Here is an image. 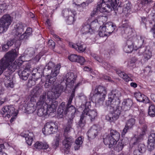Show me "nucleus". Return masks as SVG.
I'll use <instances>...</instances> for the list:
<instances>
[{
	"label": "nucleus",
	"mask_w": 155,
	"mask_h": 155,
	"mask_svg": "<svg viewBox=\"0 0 155 155\" xmlns=\"http://www.w3.org/2000/svg\"><path fill=\"white\" fill-rule=\"evenodd\" d=\"M60 66L58 64L55 65L53 62H49L45 66L43 71L41 70V72L46 74L49 79L48 81L45 83L44 86L45 88L51 90L57 79L56 76L59 73Z\"/></svg>",
	"instance_id": "f257e3e1"
},
{
	"label": "nucleus",
	"mask_w": 155,
	"mask_h": 155,
	"mask_svg": "<svg viewBox=\"0 0 155 155\" xmlns=\"http://www.w3.org/2000/svg\"><path fill=\"white\" fill-rule=\"evenodd\" d=\"M107 94L106 88L99 85L92 89L91 93V98L96 104L101 105L103 104Z\"/></svg>",
	"instance_id": "f03ea898"
},
{
	"label": "nucleus",
	"mask_w": 155,
	"mask_h": 155,
	"mask_svg": "<svg viewBox=\"0 0 155 155\" xmlns=\"http://www.w3.org/2000/svg\"><path fill=\"white\" fill-rule=\"evenodd\" d=\"M110 134L104 138V142L106 145H108L110 148L115 144L120 137V134L116 130L110 129Z\"/></svg>",
	"instance_id": "7ed1b4c3"
},
{
	"label": "nucleus",
	"mask_w": 155,
	"mask_h": 155,
	"mask_svg": "<svg viewBox=\"0 0 155 155\" xmlns=\"http://www.w3.org/2000/svg\"><path fill=\"white\" fill-rule=\"evenodd\" d=\"M121 95V93L119 91L113 90L108 94V100L106 101V105L107 106L110 105L114 108L117 106L120 102L119 98Z\"/></svg>",
	"instance_id": "20e7f679"
},
{
	"label": "nucleus",
	"mask_w": 155,
	"mask_h": 155,
	"mask_svg": "<svg viewBox=\"0 0 155 155\" xmlns=\"http://www.w3.org/2000/svg\"><path fill=\"white\" fill-rule=\"evenodd\" d=\"M16 56L17 53L15 49L9 51L0 60V67L5 70L10 62L13 61Z\"/></svg>",
	"instance_id": "39448f33"
},
{
	"label": "nucleus",
	"mask_w": 155,
	"mask_h": 155,
	"mask_svg": "<svg viewBox=\"0 0 155 155\" xmlns=\"http://www.w3.org/2000/svg\"><path fill=\"white\" fill-rule=\"evenodd\" d=\"M1 113L3 117L9 118L12 116L10 122L12 123L16 119L18 112L15 111V108L13 105H6L2 108Z\"/></svg>",
	"instance_id": "423d86ee"
},
{
	"label": "nucleus",
	"mask_w": 155,
	"mask_h": 155,
	"mask_svg": "<svg viewBox=\"0 0 155 155\" xmlns=\"http://www.w3.org/2000/svg\"><path fill=\"white\" fill-rule=\"evenodd\" d=\"M12 20L9 14L5 15L0 18V34H3L7 31Z\"/></svg>",
	"instance_id": "0eeeda50"
},
{
	"label": "nucleus",
	"mask_w": 155,
	"mask_h": 155,
	"mask_svg": "<svg viewBox=\"0 0 155 155\" xmlns=\"http://www.w3.org/2000/svg\"><path fill=\"white\" fill-rule=\"evenodd\" d=\"M65 90V88L61 84H57L55 83L51 91H48L47 93V98L57 99L61 93Z\"/></svg>",
	"instance_id": "6e6552de"
},
{
	"label": "nucleus",
	"mask_w": 155,
	"mask_h": 155,
	"mask_svg": "<svg viewBox=\"0 0 155 155\" xmlns=\"http://www.w3.org/2000/svg\"><path fill=\"white\" fill-rule=\"evenodd\" d=\"M46 93H43L41 96L39 101L37 103V113L39 117L45 116L48 114L46 109L44 108V102L46 98Z\"/></svg>",
	"instance_id": "1a4fd4ad"
},
{
	"label": "nucleus",
	"mask_w": 155,
	"mask_h": 155,
	"mask_svg": "<svg viewBox=\"0 0 155 155\" xmlns=\"http://www.w3.org/2000/svg\"><path fill=\"white\" fill-rule=\"evenodd\" d=\"M44 108L46 109L48 114L53 113L56 111L58 106V102L55 99H47L44 102Z\"/></svg>",
	"instance_id": "9d476101"
},
{
	"label": "nucleus",
	"mask_w": 155,
	"mask_h": 155,
	"mask_svg": "<svg viewBox=\"0 0 155 155\" xmlns=\"http://www.w3.org/2000/svg\"><path fill=\"white\" fill-rule=\"evenodd\" d=\"M63 16L67 18V22L69 25L71 24L75 21L74 17L77 15L76 11L71 8L65 9L62 11Z\"/></svg>",
	"instance_id": "9b49d317"
},
{
	"label": "nucleus",
	"mask_w": 155,
	"mask_h": 155,
	"mask_svg": "<svg viewBox=\"0 0 155 155\" xmlns=\"http://www.w3.org/2000/svg\"><path fill=\"white\" fill-rule=\"evenodd\" d=\"M118 1V0H102L101 2L98 3L97 7L98 10L101 13L108 12V10L106 8V3L110 2L111 6H117Z\"/></svg>",
	"instance_id": "f8f14e48"
},
{
	"label": "nucleus",
	"mask_w": 155,
	"mask_h": 155,
	"mask_svg": "<svg viewBox=\"0 0 155 155\" xmlns=\"http://www.w3.org/2000/svg\"><path fill=\"white\" fill-rule=\"evenodd\" d=\"M22 62H20L19 60H16L14 62L9 64L7 68V70L4 73V75L7 77H9L10 75L18 68L19 70L22 66Z\"/></svg>",
	"instance_id": "ddd939ff"
},
{
	"label": "nucleus",
	"mask_w": 155,
	"mask_h": 155,
	"mask_svg": "<svg viewBox=\"0 0 155 155\" xmlns=\"http://www.w3.org/2000/svg\"><path fill=\"white\" fill-rule=\"evenodd\" d=\"M121 107L118 106L114 109L113 112L106 116V119L110 122L116 120L119 117L121 112Z\"/></svg>",
	"instance_id": "4468645a"
},
{
	"label": "nucleus",
	"mask_w": 155,
	"mask_h": 155,
	"mask_svg": "<svg viewBox=\"0 0 155 155\" xmlns=\"http://www.w3.org/2000/svg\"><path fill=\"white\" fill-rule=\"evenodd\" d=\"M58 127L55 123L53 122L47 123L42 129V131L45 135H48L53 134L55 131Z\"/></svg>",
	"instance_id": "2eb2a0df"
},
{
	"label": "nucleus",
	"mask_w": 155,
	"mask_h": 155,
	"mask_svg": "<svg viewBox=\"0 0 155 155\" xmlns=\"http://www.w3.org/2000/svg\"><path fill=\"white\" fill-rule=\"evenodd\" d=\"M82 113L84 114V116H88L91 122L95 120L97 116V111L95 109L91 110L89 109L86 108L84 109Z\"/></svg>",
	"instance_id": "dca6fc26"
},
{
	"label": "nucleus",
	"mask_w": 155,
	"mask_h": 155,
	"mask_svg": "<svg viewBox=\"0 0 155 155\" xmlns=\"http://www.w3.org/2000/svg\"><path fill=\"white\" fill-rule=\"evenodd\" d=\"M138 53L139 55L143 54L144 55V58L146 60H148L152 56L151 52L147 49L146 47H141L138 48Z\"/></svg>",
	"instance_id": "f3484780"
},
{
	"label": "nucleus",
	"mask_w": 155,
	"mask_h": 155,
	"mask_svg": "<svg viewBox=\"0 0 155 155\" xmlns=\"http://www.w3.org/2000/svg\"><path fill=\"white\" fill-rule=\"evenodd\" d=\"M135 120L134 118H131L127 120L126 122V124L122 132V136L124 135L128 130L132 129L135 124Z\"/></svg>",
	"instance_id": "a211bd4d"
},
{
	"label": "nucleus",
	"mask_w": 155,
	"mask_h": 155,
	"mask_svg": "<svg viewBox=\"0 0 155 155\" xmlns=\"http://www.w3.org/2000/svg\"><path fill=\"white\" fill-rule=\"evenodd\" d=\"M147 147L149 151L153 150L155 147V132L150 135L147 142Z\"/></svg>",
	"instance_id": "6ab92c4d"
},
{
	"label": "nucleus",
	"mask_w": 155,
	"mask_h": 155,
	"mask_svg": "<svg viewBox=\"0 0 155 155\" xmlns=\"http://www.w3.org/2000/svg\"><path fill=\"white\" fill-rule=\"evenodd\" d=\"M65 139L63 141V144L65 148L67 149L68 151H65V152L67 153L69 152L71 145L74 141V139L71 136L67 137L66 135H64Z\"/></svg>",
	"instance_id": "aec40b11"
},
{
	"label": "nucleus",
	"mask_w": 155,
	"mask_h": 155,
	"mask_svg": "<svg viewBox=\"0 0 155 155\" xmlns=\"http://www.w3.org/2000/svg\"><path fill=\"white\" fill-rule=\"evenodd\" d=\"M144 41V38L142 36H138L135 38V41L133 43L134 46V50H137L142 46Z\"/></svg>",
	"instance_id": "412c9836"
},
{
	"label": "nucleus",
	"mask_w": 155,
	"mask_h": 155,
	"mask_svg": "<svg viewBox=\"0 0 155 155\" xmlns=\"http://www.w3.org/2000/svg\"><path fill=\"white\" fill-rule=\"evenodd\" d=\"M24 26L23 24L21 23H19L15 25L14 29L15 31V36L17 37V38L19 40L20 36L21 35L22 32L24 30Z\"/></svg>",
	"instance_id": "4be33fe9"
},
{
	"label": "nucleus",
	"mask_w": 155,
	"mask_h": 155,
	"mask_svg": "<svg viewBox=\"0 0 155 155\" xmlns=\"http://www.w3.org/2000/svg\"><path fill=\"white\" fill-rule=\"evenodd\" d=\"M134 95L137 101L144 103H148L149 102L148 97L140 92H135Z\"/></svg>",
	"instance_id": "5701e85b"
},
{
	"label": "nucleus",
	"mask_w": 155,
	"mask_h": 155,
	"mask_svg": "<svg viewBox=\"0 0 155 155\" xmlns=\"http://www.w3.org/2000/svg\"><path fill=\"white\" fill-rule=\"evenodd\" d=\"M76 78V76L74 75L73 73L69 72L66 74L64 80H65L68 84H70V85L72 86L75 81Z\"/></svg>",
	"instance_id": "b1692460"
},
{
	"label": "nucleus",
	"mask_w": 155,
	"mask_h": 155,
	"mask_svg": "<svg viewBox=\"0 0 155 155\" xmlns=\"http://www.w3.org/2000/svg\"><path fill=\"white\" fill-rule=\"evenodd\" d=\"M128 142V140L126 138H124L120 140L117 144L114 146V150L118 152L122 150L124 146Z\"/></svg>",
	"instance_id": "393cba45"
},
{
	"label": "nucleus",
	"mask_w": 155,
	"mask_h": 155,
	"mask_svg": "<svg viewBox=\"0 0 155 155\" xmlns=\"http://www.w3.org/2000/svg\"><path fill=\"white\" fill-rule=\"evenodd\" d=\"M69 46L75 49L79 52L84 51L86 49V46L82 43H78L76 44L72 43H69Z\"/></svg>",
	"instance_id": "a878e982"
},
{
	"label": "nucleus",
	"mask_w": 155,
	"mask_h": 155,
	"mask_svg": "<svg viewBox=\"0 0 155 155\" xmlns=\"http://www.w3.org/2000/svg\"><path fill=\"white\" fill-rule=\"evenodd\" d=\"M146 150L145 146L143 143L138 144L137 149L134 150L133 153L134 155H142L145 152Z\"/></svg>",
	"instance_id": "bb28decb"
},
{
	"label": "nucleus",
	"mask_w": 155,
	"mask_h": 155,
	"mask_svg": "<svg viewBox=\"0 0 155 155\" xmlns=\"http://www.w3.org/2000/svg\"><path fill=\"white\" fill-rule=\"evenodd\" d=\"M88 136L91 139L94 138L98 134L97 127L96 125L91 127L87 132Z\"/></svg>",
	"instance_id": "cd10ccee"
},
{
	"label": "nucleus",
	"mask_w": 155,
	"mask_h": 155,
	"mask_svg": "<svg viewBox=\"0 0 155 155\" xmlns=\"http://www.w3.org/2000/svg\"><path fill=\"white\" fill-rule=\"evenodd\" d=\"M103 27L106 30V31L110 35L113 32L116 27L115 25L111 22H107L106 23Z\"/></svg>",
	"instance_id": "c85d7f7f"
},
{
	"label": "nucleus",
	"mask_w": 155,
	"mask_h": 155,
	"mask_svg": "<svg viewBox=\"0 0 155 155\" xmlns=\"http://www.w3.org/2000/svg\"><path fill=\"white\" fill-rule=\"evenodd\" d=\"M126 44L124 48V50L125 52L127 53H130L133 50H134V46L133 45V43L130 40L127 41Z\"/></svg>",
	"instance_id": "c756f323"
},
{
	"label": "nucleus",
	"mask_w": 155,
	"mask_h": 155,
	"mask_svg": "<svg viewBox=\"0 0 155 155\" xmlns=\"http://www.w3.org/2000/svg\"><path fill=\"white\" fill-rule=\"evenodd\" d=\"M9 77H7L4 75L3 78L4 80V84L6 87L8 88H13L14 86V84L12 79L9 78Z\"/></svg>",
	"instance_id": "7c9ffc66"
},
{
	"label": "nucleus",
	"mask_w": 155,
	"mask_h": 155,
	"mask_svg": "<svg viewBox=\"0 0 155 155\" xmlns=\"http://www.w3.org/2000/svg\"><path fill=\"white\" fill-rule=\"evenodd\" d=\"M32 31V29L31 28H28L25 32L20 36L19 40H26L28 39L29 36L31 35Z\"/></svg>",
	"instance_id": "2f4dec72"
},
{
	"label": "nucleus",
	"mask_w": 155,
	"mask_h": 155,
	"mask_svg": "<svg viewBox=\"0 0 155 155\" xmlns=\"http://www.w3.org/2000/svg\"><path fill=\"white\" fill-rule=\"evenodd\" d=\"M30 73L25 71L23 70L22 66L18 71V74L20 78L24 80L27 79Z\"/></svg>",
	"instance_id": "473e14b6"
},
{
	"label": "nucleus",
	"mask_w": 155,
	"mask_h": 155,
	"mask_svg": "<svg viewBox=\"0 0 155 155\" xmlns=\"http://www.w3.org/2000/svg\"><path fill=\"white\" fill-rule=\"evenodd\" d=\"M34 147L38 149H46L48 148L49 146L47 143L46 142L42 143L37 141L34 144Z\"/></svg>",
	"instance_id": "72a5a7b5"
},
{
	"label": "nucleus",
	"mask_w": 155,
	"mask_h": 155,
	"mask_svg": "<svg viewBox=\"0 0 155 155\" xmlns=\"http://www.w3.org/2000/svg\"><path fill=\"white\" fill-rule=\"evenodd\" d=\"M121 26L123 28V30H124L125 33L128 35V36L131 35L132 34V28L127 23L123 22Z\"/></svg>",
	"instance_id": "f704fd0d"
},
{
	"label": "nucleus",
	"mask_w": 155,
	"mask_h": 155,
	"mask_svg": "<svg viewBox=\"0 0 155 155\" xmlns=\"http://www.w3.org/2000/svg\"><path fill=\"white\" fill-rule=\"evenodd\" d=\"M83 140L84 138L82 137H79L76 139L74 146L75 150L79 149L82 146Z\"/></svg>",
	"instance_id": "c9c22d12"
},
{
	"label": "nucleus",
	"mask_w": 155,
	"mask_h": 155,
	"mask_svg": "<svg viewBox=\"0 0 155 155\" xmlns=\"http://www.w3.org/2000/svg\"><path fill=\"white\" fill-rule=\"evenodd\" d=\"M117 73L120 77L123 78L126 82L132 81L131 78L129 77L128 75L123 71L120 70H118L117 71Z\"/></svg>",
	"instance_id": "e433bc0d"
},
{
	"label": "nucleus",
	"mask_w": 155,
	"mask_h": 155,
	"mask_svg": "<svg viewBox=\"0 0 155 155\" xmlns=\"http://www.w3.org/2000/svg\"><path fill=\"white\" fill-rule=\"evenodd\" d=\"M76 112V110L75 107L72 105H66L65 109L64 111V114H66L67 113L70 112L71 113V114L72 115H74Z\"/></svg>",
	"instance_id": "4c0bfd02"
},
{
	"label": "nucleus",
	"mask_w": 155,
	"mask_h": 155,
	"mask_svg": "<svg viewBox=\"0 0 155 155\" xmlns=\"http://www.w3.org/2000/svg\"><path fill=\"white\" fill-rule=\"evenodd\" d=\"M133 104V101L131 99L127 98L124 100L122 102V105L124 106L125 108L127 110L130 109Z\"/></svg>",
	"instance_id": "58836bf2"
},
{
	"label": "nucleus",
	"mask_w": 155,
	"mask_h": 155,
	"mask_svg": "<svg viewBox=\"0 0 155 155\" xmlns=\"http://www.w3.org/2000/svg\"><path fill=\"white\" fill-rule=\"evenodd\" d=\"M99 35L100 37H104L105 36H107L110 35L103 26L100 27L99 29Z\"/></svg>",
	"instance_id": "ea45409f"
},
{
	"label": "nucleus",
	"mask_w": 155,
	"mask_h": 155,
	"mask_svg": "<svg viewBox=\"0 0 155 155\" xmlns=\"http://www.w3.org/2000/svg\"><path fill=\"white\" fill-rule=\"evenodd\" d=\"M36 107L31 102L29 103L27 107V110L29 113H32L36 110Z\"/></svg>",
	"instance_id": "a19ab883"
},
{
	"label": "nucleus",
	"mask_w": 155,
	"mask_h": 155,
	"mask_svg": "<svg viewBox=\"0 0 155 155\" xmlns=\"http://www.w3.org/2000/svg\"><path fill=\"white\" fill-rule=\"evenodd\" d=\"M34 135L32 133H29L27 137L25 138L26 142L29 145H31L33 141Z\"/></svg>",
	"instance_id": "79ce46f5"
},
{
	"label": "nucleus",
	"mask_w": 155,
	"mask_h": 155,
	"mask_svg": "<svg viewBox=\"0 0 155 155\" xmlns=\"http://www.w3.org/2000/svg\"><path fill=\"white\" fill-rule=\"evenodd\" d=\"M90 26L89 24L83 25L82 28L81 29V31L83 32V34H86L87 33L90 32V30H91L90 28Z\"/></svg>",
	"instance_id": "37998d69"
},
{
	"label": "nucleus",
	"mask_w": 155,
	"mask_h": 155,
	"mask_svg": "<svg viewBox=\"0 0 155 155\" xmlns=\"http://www.w3.org/2000/svg\"><path fill=\"white\" fill-rule=\"evenodd\" d=\"M148 114L151 117L155 116V106L151 104L149 107Z\"/></svg>",
	"instance_id": "c03bdc74"
},
{
	"label": "nucleus",
	"mask_w": 155,
	"mask_h": 155,
	"mask_svg": "<svg viewBox=\"0 0 155 155\" xmlns=\"http://www.w3.org/2000/svg\"><path fill=\"white\" fill-rule=\"evenodd\" d=\"M35 73H33L31 78H30L28 80V83L33 86L35 84L36 81L40 78L35 77Z\"/></svg>",
	"instance_id": "a18cd8bd"
},
{
	"label": "nucleus",
	"mask_w": 155,
	"mask_h": 155,
	"mask_svg": "<svg viewBox=\"0 0 155 155\" xmlns=\"http://www.w3.org/2000/svg\"><path fill=\"white\" fill-rule=\"evenodd\" d=\"M85 117V116H84V114L82 113L79 122V125L81 127H83L85 125V122L84 118Z\"/></svg>",
	"instance_id": "49530a36"
},
{
	"label": "nucleus",
	"mask_w": 155,
	"mask_h": 155,
	"mask_svg": "<svg viewBox=\"0 0 155 155\" xmlns=\"http://www.w3.org/2000/svg\"><path fill=\"white\" fill-rule=\"evenodd\" d=\"M152 21L150 22V24H153V27L151 28V31L153 34V37L155 38V16L154 15L152 16Z\"/></svg>",
	"instance_id": "de8ad7c7"
},
{
	"label": "nucleus",
	"mask_w": 155,
	"mask_h": 155,
	"mask_svg": "<svg viewBox=\"0 0 155 155\" xmlns=\"http://www.w3.org/2000/svg\"><path fill=\"white\" fill-rule=\"evenodd\" d=\"M59 140V135L57 134L55 137V139L54 140V142L53 143V148L55 149L58 146Z\"/></svg>",
	"instance_id": "09e8293b"
},
{
	"label": "nucleus",
	"mask_w": 155,
	"mask_h": 155,
	"mask_svg": "<svg viewBox=\"0 0 155 155\" xmlns=\"http://www.w3.org/2000/svg\"><path fill=\"white\" fill-rule=\"evenodd\" d=\"M22 70L28 72L30 73L32 71V68H31L30 64L28 63L25 64L24 65L23 67L22 68Z\"/></svg>",
	"instance_id": "8fccbe9b"
},
{
	"label": "nucleus",
	"mask_w": 155,
	"mask_h": 155,
	"mask_svg": "<svg viewBox=\"0 0 155 155\" xmlns=\"http://www.w3.org/2000/svg\"><path fill=\"white\" fill-rule=\"evenodd\" d=\"M33 91L34 93L33 96L35 97L39 95L41 92V89L38 87L33 89Z\"/></svg>",
	"instance_id": "3c124183"
},
{
	"label": "nucleus",
	"mask_w": 155,
	"mask_h": 155,
	"mask_svg": "<svg viewBox=\"0 0 155 155\" xmlns=\"http://www.w3.org/2000/svg\"><path fill=\"white\" fill-rule=\"evenodd\" d=\"M78 56L76 54H72L68 56L69 59L71 62H76Z\"/></svg>",
	"instance_id": "603ef678"
},
{
	"label": "nucleus",
	"mask_w": 155,
	"mask_h": 155,
	"mask_svg": "<svg viewBox=\"0 0 155 155\" xmlns=\"http://www.w3.org/2000/svg\"><path fill=\"white\" fill-rule=\"evenodd\" d=\"M26 51L27 52V54L30 57L32 56L35 52V49L32 48H28Z\"/></svg>",
	"instance_id": "864d4df0"
},
{
	"label": "nucleus",
	"mask_w": 155,
	"mask_h": 155,
	"mask_svg": "<svg viewBox=\"0 0 155 155\" xmlns=\"http://www.w3.org/2000/svg\"><path fill=\"white\" fill-rule=\"evenodd\" d=\"M77 59V61L76 62L79 63L81 65L84 64V63L85 61V60L84 58L80 56H78Z\"/></svg>",
	"instance_id": "5fc2aeb1"
},
{
	"label": "nucleus",
	"mask_w": 155,
	"mask_h": 155,
	"mask_svg": "<svg viewBox=\"0 0 155 155\" xmlns=\"http://www.w3.org/2000/svg\"><path fill=\"white\" fill-rule=\"evenodd\" d=\"M74 96V90H73L72 92V93L69 97V99L68 100V103L67 105H68V106H69V105H71V104L72 102Z\"/></svg>",
	"instance_id": "6e6d98bb"
},
{
	"label": "nucleus",
	"mask_w": 155,
	"mask_h": 155,
	"mask_svg": "<svg viewBox=\"0 0 155 155\" xmlns=\"http://www.w3.org/2000/svg\"><path fill=\"white\" fill-rule=\"evenodd\" d=\"M74 96V90H73L72 92V93L69 97V99L68 100V103L67 105H68V106H69V105H71V104L72 102Z\"/></svg>",
	"instance_id": "4d7b16f0"
},
{
	"label": "nucleus",
	"mask_w": 155,
	"mask_h": 155,
	"mask_svg": "<svg viewBox=\"0 0 155 155\" xmlns=\"http://www.w3.org/2000/svg\"><path fill=\"white\" fill-rule=\"evenodd\" d=\"M131 5L130 3L128 2L123 6V10L124 11H127L131 8Z\"/></svg>",
	"instance_id": "13d9d810"
},
{
	"label": "nucleus",
	"mask_w": 155,
	"mask_h": 155,
	"mask_svg": "<svg viewBox=\"0 0 155 155\" xmlns=\"http://www.w3.org/2000/svg\"><path fill=\"white\" fill-rule=\"evenodd\" d=\"M15 40H16V41L15 42V45L16 48L17 50H18L19 48L21 45V42L20 40H21L18 39L17 38V37L15 36Z\"/></svg>",
	"instance_id": "bf43d9fd"
},
{
	"label": "nucleus",
	"mask_w": 155,
	"mask_h": 155,
	"mask_svg": "<svg viewBox=\"0 0 155 155\" xmlns=\"http://www.w3.org/2000/svg\"><path fill=\"white\" fill-rule=\"evenodd\" d=\"M102 65L105 69L109 70L112 67V66L106 62H104L102 63Z\"/></svg>",
	"instance_id": "052dcab7"
},
{
	"label": "nucleus",
	"mask_w": 155,
	"mask_h": 155,
	"mask_svg": "<svg viewBox=\"0 0 155 155\" xmlns=\"http://www.w3.org/2000/svg\"><path fill=\"white\" fill-rule=\"evenodd\" d=\"M55 42L52 40H49L48 42V45L51 48H53L55 46Z\"/></svg>",
	"instance_id": "680f3d73"
},
{
	"label": "nucleus",
	"mask_w": 155,
	"mask_h": 155,
	"mask_svg": "<svg viewBox=\"0 0 155 155\" xmlns=\"http://www.w3.org/2000/svg\"><path fill=\"white\" fill-rule=\"evenodd\" d=\"M71 129H72V127H71L67 125H66L65 127L64 128V135H66L68 133V132L70 131V130Z\"/></svg>",
	"instance_id": "e2e57ef3"
},
{
	"label": "nucleus",
	"mask_w": 155,
	"mask_h": 155,
	"mask_svg": "<svg viewBox=\"0 0 155 155\" xmlns=\"http://www.w3.org/2000/svg\"><path fill=\"white\" fill-rule=\"evenodd\" d=\"M98 10L97 9V8L94 9L93 11H92L91 14V16L92 17H94L95 16V15H97L98 13Z\"/></svg>",
	"instance_id": "0e129e2a"
},
{
	"label": "nucleus",
	"mask_w": 155,
	"mask_h": 155,
	"mask_svg": "<svg viewBox=\"0 0 155 155\" xmlns=\"http://www.w3.org/2000/svg\"><path fill=\"white\" fill-rule=\"evenodd\" d=\"M65 106V103L62 102L61 103V105L60 106V109H61V108H62L61 110H60V113L61 114L64 113V110L65 109V108H64Z\"/></svg>",
	"instance_id": "69168bd1"
},
{
	"label": "nucleus",
	"mask_w": 155,
	"mask_h": 155,
	"mask_svg": "<svg viewBox=\"0 0 155 155\" xmlns=\"http://www.w3.org/2000/svg\"><path fill=\"white\" fill-rule=\"evenodd\" d=\"M15 38L13 40H8L7 43L6 44L9 47H10L14 43V42L15 41Z\"/></svg>",
	"instance_id": "338daca9"
},
{
	"label": "nucleus",
	"mask_w": 155,
	"mask_h": 155,
	"mask_svg": "<svg viewBox=\"0 0 155 155\" xmlns=\"http://www.w3.org/2000/svg\"><path fill=\"white\" fill-rule=\"evenodd\" d=\"M84 107H85L84 109L86 108L89 109V107L91 105V102H85V104H83V105Z\"/></svg>",
	"instance_id": "774afa93"
}]
</instances>
